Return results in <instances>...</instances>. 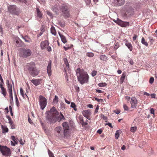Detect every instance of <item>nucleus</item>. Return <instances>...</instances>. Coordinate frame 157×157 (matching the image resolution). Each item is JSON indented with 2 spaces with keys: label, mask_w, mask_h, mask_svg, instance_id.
<instances>
[{
  "label": "nucleus",
  "mask_w": 157,
  "mask_h": 157,
  "mask_svg": "<svg viewBox=\"0 0 157 157\" xmlns=\"http://www.w3.org/2000/svg\"><path fill=\"white\" fill-rule=\"evenodd\" d=\"M49 42L47 40L42 41L40 44L41 49L42 50L46 49L49 45Z\"/></svg>",
  "instance_id": "obj_14"
},
{
  "label": "nucleus",
  "mask_w": 157,
  "mask_h": 157,
  "mask_svg": "<svg viewBox=\"0 0 157 157\" xmlns=\"http://www.w3.org/2000/svg\"><path fill=\"white\" fill-rule=\"evenodd\" d=\"M105 125H108L111 128H113V127L112 124L110 123H106L105 124Z\"/></svg>",
  "instance_id": "obj_52"
},
{
  "label": "nucleus",
  "mask_w": 157,
  "mask_h": 157,
  "mask_svg": "<svg viewBox=\"0 0 157 157\" xmlns=\"http://www.w3.org/2000/svg\"><path fill=\"white\" fill-rule=\"evenodd\" d=\"M134 13L133 9L131 6L129 7L127 9L126 11V14L127 15L130 16L133 14Z\"/></svg>",
  "instance_id": "obj_16"
},
{
  "label": "nucleus",
  "mask_w": 157,
  "mask_h": 157,
  "mask_svg": "<svg viewBox=\"0 0 157 157\" xmlns=\"http://www.w3.org/2000/svg\"><path fill=\"white\" fill-rule=\"evenodd\" d=\"M100 59L104 61H106L107 60V57L105 55H102L100 56Z\"/></svg>",
  "instance_id": "obj_34"
},
{
  "label": "nucleus",
  "mask_w": 157,
  "mask_h": 157,
  "mask_svg": "<svg viewBox=\"0 0 157 157\" xmlns=\"http://www.w3.org/2000/svg\"><path fill=\"white\" fill-rule=\"evenodd\" d=\"M17 1H19L22 3H23L27 5V0H16Z\"/></svg>",
  "instance_id": "obj_43"
},
{
  "label": "nucleus",
  "mask_w": 157,
  "mask_h": 157,
  "mask_svg": "<svg viewBox=\"0 0 157 157\" xmlns=\"http://www.w3.org/2000/svg\"><path fill=\"white\" fill-rule=\"evenodd\" d=\"M11 138L12 140L16 144H17L18 141L17 140V138H16L15 137L13 136H11Z\"/></svg>",
  "instance_id": "obj_33"
},
{
  "label": "nucleus",
  "mask_w": 157,
  "mask_h": 157,
  "mask_svg": "<svg viewBox=\"0 0 157 157\" xmlns=\"http://www.w3.org/2000/svg\"><path fill=\"white\" fill-rule=\"evenodd\" d=\"M75 89L77 91H78L79 90V88L78 86H75Z\"/></svg>",
  "instance_id": "obj_59"
},
{
  "label": "nucleus",
  "mask_w": 157,
  "mask_h": 157,
  "mask_svg": "<svg viewBox=\"0 0 157 157\" xmlns=\"http://www.w3.org/2000/svg\"><path fill=\"white\" fill-rule=\"evenodd\" d=\"M47 49L48 51L50 52L52 51V48L50 46H49V45L46 48Z\"/></svg>",
  "instance_id": "obj_50"
},
{
  "label": "nucleus",
  "mask_w": 157,
  "mask_h": 157,
  "mask_svg": "<svg viewBox=\"0 0 157 157\" xmlns=\"http://www.w3.org/2000/svg\"><path fill=\"white\" fill-rule=\"evenodd\" d=\"M53 101L54 102H55L56 103H57L58 102V97L56 95L55 96V98L53 100Z\"/></svg>",
  "instance_id": "obj_41"
},
{
  "label": "nucleus",
  "mask_w": 157,
  "mask_h": 157,
  "mask_svg": "<svg viewBox=\"0 0 157 157\" xmlns=\"http://www.w3.org/2000/svg\"><path fill=\"white\" fill-rule=\"evenodd\" d=\"M0 151L3 155L6 156H10L11 154L10 149L6 146L0 145Z\"/></svg>",
  "instance_id": "obj_5"
},
{
  "label": "nucleus",
  "mask_w": 157,
  "mask_h": 157,
  "mask_svg": "<svg viewBox=\"0 0 157 157\" xmlns=\"http://www.w3.org/2000/svg\"><path fill=\"white\" fill-rule=\"evenodd\" d=\"M80 123L85 129H88V124L90 118H80Z\"/></svg>",
  "instance_id": "obj_10"
},
{
  "label": "nucleus",
  "mask_w": 157,
  "mask_h": 157,
  "mask_svg": "<svg viewBox=\"0 0 157 157\" xmlns=\"http://www.w3.org/2000/svg\"><path fill=\"white\" fill-rule=\"evenodd\" d=\"M51 33L54 35H56V32L55 28L53 27H52L51 29Z\"/></svg>",
  "instance_id": "obj_31"
},
{
  "label": "nucleus",
  "mask_w": 157,
  "mask_h": 157,
  "mask_svg": "<svg viewBox=\"0 0 157 157\" xmlns=\"http://www.w3.org/2000/svg\"><path fill=\"white\" fill-rule=\"evenodd\" d=\"M99 109V106L98 105H97L96 108V109H95V110L94 111L95 113H96L98 112V110Z\"/></svg>",
  "instance_id": "obj_49"
},
{
  "label": "nucleus",
  "mask_w": 157,
  "mask_h": 157,
  "mask_svg": "<svg viewBox=\"0 0 157 157\" xmlns=\"http://www.w3.org/2000/svg\"><path fill=\"white\" fill-rule=\"evenodd\" d=\"M67 157V155L65 154L59 156V157Z\"/></svg>",
  "instance_id": "obj_63"
},
{
  "label": "nucleus",
  "mask_w": 157,
  "mask_h": 157,
  "mask_svg": "<svg viewBox=\"0 0 157 157\" xmlns=\"http://www.w3.org/2000/svg\"><path fill=\"white\" fill-rule=\"evenodd\" d=\"M82 113L83 116L86 118H89L91 114L90 109L83 111Z\"/></svg>",
  "instance_id": "obj_17"
},
{
  "label": "nucleus",
  "mask_w": 157,
  "mask_h": 157,
  "mask_svg": "<svg viewBox=\"0 0 157 157\" xmlns=\"http://www.w3.org/2000/svg\"><path fill=\"white\" fill-rule=\"evenodd\" d=\"M46 13L47 14L50 16L51 17H53L52 14V13L50 12L49 11L47 10L46 11Z\"/></svg>",
  "instance_id": "obj_44"
},
{
  "label": "nucleus",
  "mask_w": 157,
  "mask_h": 157,
  "mask_svg": "<svg viewBox=\"0 0 157 157\" xmlns=\"http://www.w3.org/2000/svg\"><path fill=\"white\" fill-rule=\"evenodd\" d=\"M148 39L149 40V42L150 44H152L155 41V40L153 39V37L151 36H149L148 37Z\"/></svg>",
  "instance_id": "obj_35"
},
{
  "label": "nucleus",
  "mask_w": 157,
  "mask_h": 157,
  "mask_svg": "<svg viewBox=\"0 0 157 157\" xmlns=\"http://www.w3.org/2000/svg\"><path fill=\"white\" fill-rule=\"evenodd\" d=\"M59 34V36H60L61 38V40L62 42L64 43L65 44L67 42V40H66V39L65 36H64L63 35H62L60 33V32H58Z\"/></svg>",
  "instance_id": "obj_24"
},
{
  "label": "nucleus",
  "mask_w": 157,
  "mask_h": 157,
  "mask_svg": "<svg viewBox=\"0 0 157 157\" xmlns=\"http://www.w3.org/2000/svg\"><path fill=\"white\" fill-rule=\"evenodd\" d=\"M115 3L118 6L123 5L125 2V0H114Z\"/></svg>",
  "instance_id": "obj_21"
},
{
  "label": "nucleus",
  "mask_w": 157,
  "mask_h": 157,
  "mask_svg": "<svg viewBox=\"0 0 157 157\" xmlns=\"http://www.w3.org/2000/svg\"><path fill=\"white\" fill-rule=\"evenodd\" d=\"M60 11L62 16L66 17H68L70 16L68 6L66 4H63L60 6Z\"/></svg>",
  "instance_id": "obj_4"
},
{
  "label": "nucleus",
  "mask_w": 157,
  "mask_h": 157,
  "mask_svg": "<svg viewBox=\"0 0 157 157\" xmlns=\"http://www.w3.org/2000/svg\"><path fill=\"white\" fill-rule=\"evenodd\" d=\"M47 118H64L63 115L59 113L55 107H53L49 111L46 112Z\"/></svg>",
  "instance_id": "obj_3"
},
{
  "label": "nucleus",
  "mask_w": 157,
  "mask_h": 157,
  "mask_svg": "<svg viewBox=\"0 0 157 157\" xmlns=\"http://www.w3.org/2000/svg\"><path fill=\"white\" fill-rule=\"evenodd\" d=\"M3 29L2 28V25H0V33H1L2 34H3Z\"/></svg>",
  "instance_id": "obj_53"
},
{
  "label": "nucleus",
  "mask_w": 157,
  "mask_h": 157,
  "mask_svg": "<svg viewBox=\"0 0 157 157\" xmlns=\"http://www.w3.org/2000/svg\"><path fill=\"white\" fill-rule=\"evenodd\" d=\"M1 93L3 95L4 97H6V89L4 88L2 89H1Z\"/></svg>",
  "instance_id": "obj_32"
},
{
  "label": "nucleus",
  "mask_w": 157,
  "mask_h": 157,
  "mask_svg": "<svg viewBox=\"0 0 157 157\" xmlns=\"http://www.w3.org/2000/svg\"><path fill=\"white\" fill-rule=\"evenodd\" d=\"M76 74L78 81L81 84L87 82L88 79V75L87 73L82 69L78 68L76 70Z\"/></svg>",
  "instance_id": "obj_2"
},
{
  "label": "nucleus",
  "mask_w": 157,
  "mask_h": 157,
  "mask_svg": "<svg viewBox=\"0 0 157 157\" xmlns=\"http://www.w3.org/2000/svg\"><path fill=\"white\" fill-rule=\"evenodd\" d=\"M88 107L92 109L93 108V106L91 104H89L87 105Z\"/></svg>",
  "instance_id": "obj_61"
},
{
  "label": "nucleus",
  "mask_w": 157,
  "mask_h": 157,
  "mask_svg": "<svg viewBox=\"0 0 157 157\" xmlns=\"http://www.w3.org/2000/svg\"><path fill=\"white\" fill-rule=\"evenodd\" d=\"M71 108H73L75 110V111L77 110L76 105L75 104V103H74L71 102Z\"/></svg>",
  "instance_id": "obj_37"
},
{
  "label": "nucleus",
  "mask_w": 157,
  "mask_h": 157,
  "mask_svg": "<svg viewBox=\"0 0 157 157\" xmlns=\"http://www.w3.org/2000/svg\"><path fill=\"white\" fill-rule=\"evenodd\" d=\"M28 121L31 124H32L33 123L32 121L31 118H28Z\"/></svg>",
  "instance_id": "obj_64"
},
{
  "label": "nucleus",
  "mask_w": 157,
  "mask_h": 157,
  "mask_svg": "<svg viewBox=\"0 0 157 157\" xmlns=\"http://www.w3.org/2000/svg\"><path fill=\"white\" fill-rule=\"evenodd\" d=\"M31 54V51L29 49H23L21 52L22 56L24 58H27L30 56Z\"/></svg>",
  "instance_id": "obj_11"
},
{
  "label": "nucleus",
  "mask_w": 157,
  "mask_h": 157,
  "mask_svg": "<svg viewBox=\"0 0 157 157\" xmlns=\"http://www.w3.org/2000/svg\"><path fill=\"white\" fill-rule=\"evenodd\" d=\"M36 11L37 13V17L40 18H42L43 17V14L42 12L40 11L39 9L38 8H36Z\"/></svg>",
  "instance_id": "obj_20"
},
{
  "label": "nucleus",
  "mask_w": 157,
  "mask_h": 157,
  "mask_svg": "<svg viewBox=\"0 0 157 157\" xmlns=\"http://www.w3.org/2000/svg\"><path fill=\"white\" fill-rule=\"evenodd\" d=\"M97 72L96 71H93L91 73L92 75L94 77L97 75Z\"/></svg>",
  "instance_id": "obj_47"
},
{
  "label": "nucleus",
  "mask_w": 157,
  "mask_h": 157,
  "mask_svg": "<svg viewBox=\"0 0 157 157\" xmlns=\"http://www.w3.org/2000/svg\"><path fill=\"white\" fill-rule=\"evenodd\" d=\"M121 132V130H117L115 135V137L116 139H117L119 138L120 134Z\"/></svg>",
  "instance_id": "obj_27"
},
{
  "label": "nucleus",
  "mask_w": 157,
  "mask_h": 157,
  "mask_svg": "<svg viewBox=\"0 0 157 157\" xmlns=\"http://www.w3.org/2000/svg\"><path fill=\"white\" fill-rule=\"evenodd\" d=\"M52 10L57 15H59V12L60 11V6H59L57 5H55L52 7Z\"/></svg>",
  "instance_id": "obj_15"
},
{
  "label": "nucleus",
  "mask_w": 157,
  "mask_h": 157,
  "mask_svg": "<svg viewBox=\"0 0 157 157\" xmlns=\"http://www.w3.org/2000/svg\"><path fill=\"white\" fill-rule=\"evenodd\" d=\"M96 92H98V93H103V91L102 90H98V89L96 90Z\"/></svg>",
  "instance_id": "obj_60"
},
{
  "label": "nucleus",
  "mask_w": 157,
  "mask_h": 157,
  "mask_svg": "<svg viewBox=\"0 0 157 157\" xmlns=\"http://www.w3.org/2000/svg\"><path fill=\"white\" fill-rule=\"evenodd\" d=\"M136 127H132L131 128L130 130L132 132H134L136 131Z\"/></svg>",
  "instance_id": "obj_39"
},
{
  "label": "nucleus",
  "mask_w": 157,
  "mask_h": 157,
  "mask_svg": "<svg viewBox=\"0 0 157 157\" xmlns=\"http://www.w3.org/2000/svg\"><path fill=\"white\" fill-rule=\"evenodd\" d=\"M86 56L89 57H92L94 56V54L92 52L87 53L86 54Z\"/></svg>",
  "instance_id": "obj_42"
},
{
  "label": "nucleus",
  "mask_w": 157,
  "mask_h": 157,
  "mask_svg": "<svg viewBox=\"0 0 157 157\" xmlns=\"http://www.w3.org/2000/svg\"><path fill=\"white\" fill-rule=\"evenodd\" d=\"M114 21L122 27H126L127 26H129V22L126 21H123L119 19Z\"/></svg>",
  "instance_id": "obj_12"
},
{
  "label": "nucleus",
  "mask_w": 157,
  "mask_h": 157,
  "mask_svg": "<svg viewBox=\"0 0 157 157\" xmlns=\"http://www.w3.org/2000/svg\"><path fill=\"white\" fill-rule=\"evenodd\" d=\"M123 108H124V110L127 111L128 109V107L125 104H124Z\"/></svg>",
  "instance_id": "obj_48"
},
{
  "label": "nucleus",
  "mask_w": 157,
  "mask_h": 157,
  "mask_svg": "<svg viewBox=\"0 0 157 157\" xmlns=\"http://www.w3.org/2000/svg\"><path fill=\"white\" fill-rule=\"evenodd\" d=\"M20 93L22 96L24 98H25V97L28 98V97L26 94H24V91L22 88L20 89Z\"/></svg>",
  "instance_id": "obj_29"
},
{
  "label": "nucleus",
  "mask_w": 157,
  "mask_h": 157,
  "mask_svg": "<svg viewBox=\"0 0 157 157\" xmlns=\"http://www.w3.org/2000/svg\"><path fill=\"white\" fill-rule=\"evenodd\" d=\"M154 79L153 77H151L150 78L149 80V83L150 84H152L154 82Z\"/></svg>",
  "instance_id": "obj_46"
},
{
  "label": "nucleus",
  "mask_w": 157,
  "mask_h": 157,
  "mask_svg": "<svg viewBox=\"0 0 157 157\" xmlns=\"http://www.w3.org/2000/svg\"><path fill=\"white\" fill-rule=\"evenodd\" d=\"M141 43L145 45L146 46H148V43L145 41V39L144 37H143L141 40Z\"/></svg>",
  "instance_id": "obj_36"
},
{
  "label": "nucleus",
  "mask_w": 157,
  "mask_h": 157,
  "mask_svg": "<svg viewBox=\"0 0 157 157\" xmlns=\"http://www.w3.org/2000/svg\"><path fill=\"white\" fill-rule=\"evenodd\" d=\"M120 112V111L119 110H115L114 112L117 114H118Z\"/></svg>",
  "instance_id": "obj_62"
},
{
  "label": "nucleus",
  "mask_w": 157,
  "mask_h": 157,
  "mask_svg": "<svg viewBox=\"0 0 157 157\" xmlns=\"http://www.w3.org/2000/svg\"><path fill=\"white\" fill-rule=\"evenodd\" d=\"M103 131L101 129H98L97 131V132L99 134H101L102 132Z\"/></svg>",
  "instance_id": "obj_54"
},
{
  "label": "nucleus",
  "mask_w": 157,
  "mask_h": 157,
  "mask_svg": "<svg viewBox=\"0 0 157 157\" xmlns=\"http://www.w3.org/2000/svg\"><path fill=\"white\" fill-rule=\"evenodd\" d=\"M150 113L151 114L154 115V110L153 108H151L150 110Z\"/></svg>",
  "instance_id": "obj_56"
},
{
  "label": "nucleus",
  "mask_w": 157,
  "mask_h": 157,
  "mask_svg": "<svg viewBox=\"0 0 157 157\" xmlns=\"http://www.w3.org/2000/svg\"><path fill=\"white\" fill-rule=\"evenodd\" d=\"M131 107L136 108L137 104V101L136 99L134 97H132L131 100Z\"/></svg>",
  "instance_id": "obj_13"
},
{
  "label": "nucleus",
  "mask_w": 157,
  "mask_h": 157,
  "mask_svg": "<svg viewBox=\"0 0 157 157\" xmlns=\"http://www.w3.org/2000/svg\"><path fill=\"white\" fill-rule=\"evenodd\" d=\"M126 76V73L125 72L123 73L122 74V75L121 76V78L120 81L121 83H123L125 77Z\"/></svg>",
  "instance_id": "obj_28"
},
{
  "label": "nucleus",
  "mask_w": 157,
  "mask_h": 157,
  "mask_svg": "<svg viewBox=\"0 0 157 157\" xmlns=\"http://www.w3.org/2000/svg\"><path fill=\"white\" fill-rule=\"evenodd\" d=\"M64 71L65 72V78H66V79L67 80V81H68V77L67 76L68 75H67V70H66V68H64Z\"/></svg>",
  "instance_id": "obj_38"
},
{
  "label": "nucleus",
  "mask_w": 157,
  "mask_h": 157,
  "mask_svg": "<svg viewBox=\"0 0 157 157\" xmlns=\"http://www.w3.org/2000/svg\"><path fill=\"white\" fill-rule=\"evenodd\" d=\"M128 62L131 65H133V62L131 59H130V60H128Z\"/></svg>",
  "instance_id": "obj_55"
},
{
  "label": "nucleus",
  "mask_w": 157,
  "mask_h": 157,
  "mask_svg": "<svg viewBox=\"0 0 157 157\" xmlns=\"http://www.w3.org/2000/svg\"><path fill=\"white\" fill-rule=\"evenodd\" d=\"M8 9L9 12L13 14L17 15L18 14L19 11V9L15 5L9 6Z\"/></svg>",
  "instance_id": "obj_8"
},
{
  "label": "nucleus",
  "mask_w": 157,
  "mask_h": 157,
  "mask_svg": "<svg viewBox=\"0 0 157 157\" xmlns=\"http://www.w3.org/2000/svg\"><path fill=\"white\" fill-rule=\"evenodd\" d=\"M47 121L50 124L54 123L59 120V118H47Z\"/></svg>",
  "instance_id": "obj_23"
},
{
  "label": "nucleus",
  "mask_w": 157,
  "mask_h": 157,
  "mask_svg": "<svg viewBox=\"0 0 157 157\" xmlns=\"http://www.w3.org/2000/svg\"><path fill=\"white\" fill-rule=\"evenodd\" d=\"M48 152L50 157H55L53 154L49 150H48Z\"/></svg>",
  "instance_id": "obj_40"
},
{
  "label": "nucleus",
  "mask_w": 157,
  "mask_h": 157,
  "mask_svg": "<svg viewBox=\"0 0 157 157\" xmlns=\"http://www.w3.org/2000/svg\"><path fill=\"white\" fill-rule=\"evenodd\" d=\"M40 79H33L31 80L32 82L36 86H38L40 84Z\"/></svg>",
  "instance_id": "obj_22"
},
{
  "label": "nucleus",
  "mask_w": 157,
  "mask_h": 157,
  "mask_svg": "<svg viewBox=\"0 0 157 157\" xmlns=\"http://www.w3.org/2000/svg\"><path fill=\"white\" fill-rule=\"evenodd\" d=\"M62 126L63 128V132H62V128L61 127H57L55 128L56 136L60 139L62 138L63 136L64 138H68L70 133V127L68 123L67 122H64Z\"/></svg>",
  "instance_id": "obj_1"
},
{
  "label": "nucleus",
  "mask_w": 157,
  "mask_h": 157,
  "mask_svg": "<svg viewBox=\"0 0 157 157\" xmlns=\"http://www.w3.org/2000/svg\"><path fill=\"white\" fill-rule=\"evenodd\" d=\"M9 123L10 124V125L13 124V121L11 120V118H8Z\"/></svg>",
  "instance_id": "obj_51"
},
{
  "label": "nucleus",
  "mask_w": 157,
  "mask_h": 157,
  "mask_svg": "<svg viewBox=\"0 0 157 157\" xmlns=\"http://www.w3.org/2000/svg\"><path fill=\"white\" fill-rule=\"evenodd\" d=\"M6 83L7 84L8 91L10 96V101L11 105L13 104V98L12 94V86L11 84H10L8 80L6 81Z\"/></svg>",
  "instance_id": "obj_7"
},
{
  "label": "nucleus",
  "mask_w": 157,
  "mask_h": 157,
  "mask_svg": "<svg viewBox=\"0 0 157 157\" xmlns=\"http://www.w3.org/2000/svg\"><path fill=\"white\" fill-rule=\"evenodd\" d=\"M15 99L16 100V102L17 106L18 107L20 105V103L19 102V101L18 99L17 98V96L16 94V92L15 93Z\"/></svg>",
  "instance_id": "obj_30"
},
{
  "label": "nucleus",
  "mask_w": 157,
  "mask_h": 157,
  "mask_svg": "<svg viewBox=\"0 0 157 157\" xmlns=\"http://www.w3.org/2000/svg\"><path fill=\"white\" fill-rule=\"evenodd\" d=\"M39 102L41 109L43 110L47 104V99L43 96L40 95L39 97Z\"/></svg>",
  "instance_id": "obj_9"
},
{
  "label": "nucleus",
  "mask_w": 157,
  "mask_h": 157,
  "mask_svg": "<svg viewBox=\"0 0 157 157\" xmlns=\"http://www.w3.org/2000/svg\"><path fill=\"white\" fill-rule=\"evenodd\" d=\"M31 63L33 66L29 67L28 68V71L31 75L33 77H34L38 75L39 71L35 66L34 63L33 62Z\"/></svg>",
  "instance_id": "obj_6"
},
{
  "label": "nucleus",
  "mask_w": 157,
  "mask_h": 157,
  "mask_svg": "<svg viewBox=\"0 0 157 157\" xmlns=\"http://www.w3.org/2000/svg\"><path fill=\"white\" fill-rule=\"evenodd\" d=\"M63 60L66 66V67L65 68H66V70H68V72L70 73L69 65L67 59L66 58H64L63 59Z\"/></svg>",
  "instance_id": "obj_19"
},
{
  "label": "nucleus",
  "mask_w": 157,
  "mask_h": 157,
  "mask_svg": "<svg viewBox=\"0 0 157 157\" xmlns=\"http://www.w3.org/2000/svg\"><path fill=\"white\" fill-rule=\"evenodd\" d=\"M1 126L3 133H5L6 132H8L9 129L6 126L2 125H1Z\"/></svg>",
  "instance_id": "obj_25"
},
{
  "label": "nucleus",
  "mask_w": 157,
  "mask_h": 157,
  "mask_svg": "<svg viewBox=\"0 0 157 157\" xmlns=\"http://www.w3.org/2000/svg\"><path fill=\"white\" fill-rule=\"evenodd\" d=\"M125 45L129 49L130 51H131L132 50V47L131 44L127 41L125 43Z\"/></svg>",
  "instance_id": "obj_26"
},
{
  "label": "nucleus",
  "mask_w": 157,
  "mask_h": 157,
  "mask_svg": "<svg viewBox=\"0 0 157 157\" xmlns=\"http://www.w3.org/2000/svg\"><path fill=\"white\" fill-rule=\"evenodd\" d=\"M106 85V84L105 83H101L98 84V86L100 87H104Z\"/></svg>",
  "instance_id": "obj_45"
},
{
  "label": "nucleus",
  "mask_w": 157,
  "mask_h": 157,
  "mask_svg": "<svg viewBox=\"0 0 157 157\" xmlns=\"http://www.w3.org/2000/svg\"><path fill=\"white\" fill-rule=\"evenodd\" d=\"M47 72L48 75L50 77L52 75V70H51V62H50L48 64L47 67Z\"/></svg>",
  "instance_id": "obj_18"
},
{
  "label": "nucleus",
  "mask_w": 157,
  "mask_h": 157,
  "mask_svg": "<svg viewBox=\"0 0 157 157\" xmlns=\"http://www.w3.org/2000/svg\"><path fill=\"white\" fill-rule=\"evenodd\" d=\"M26 37H28L27 36H25L23 38L25 42H28V43H29L30 42L29 41V40H27V39L26 38Z\"/></svg>",
  "instance_id": "obj_57"
},
{
  "label": "nucleus",
  "mask_w": 157,
  "mask_h": 157,
  "mask_svg": "<svg viewBox=\"0 0 157 157\" xmlns=\"http://www.w3.org/2000/svg\"><path fill=\"white\" fill-rule=\"evenodd\" d=\"M5 113H8L9 112V110L8 107H6L5 109Z\"/></svg>",
  "instance_id": "obj_58"
}]
</instances>
